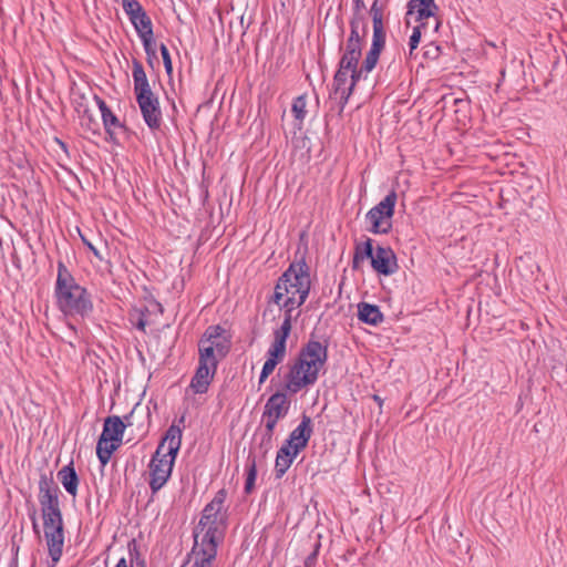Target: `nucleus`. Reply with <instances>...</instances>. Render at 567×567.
<instances>
[{
    "instance_id": "f257e3e1",
    "label": "nucleus",
    "mask_w": 567,
    "mask_h": 567,
    "mask_svg": "<svg viewBox=\"0 0 567 567\" xmlns=\"http://www.w3.org/2000/svg\"><path fill=\"white\" fill-rule=\"evenodd\" d=\"M310 288V268L305 257H301L292 261L278 278L270 301L279 306L284 310V318L289 316L292 323L299 316V312L293 316V311L306 302Z\"/></svg>"
},
{
    "instance_id": "f03ea898",
    "label": "nucleus",
    "mask_w": 567,
    "mask_h": 567,
    "mask_svg": "<svg viewBox=\"0 0 567 567\" xmlns=\"http://www.w3.org/2000/svg\"><path fill=\"white\" fill-rule=\"evenodd\" d=\"M54 296L59 310L66 317L83 319L93 310L90 293L75 281L62 261L58 262Z\"/></svg>"
},
{
    "instance_id": "7ed1b4c3",
    "label": "nucleus",
    "mask_w": 567,
    "mask_h": 567,
    "mask_svg": "<svg viewBox=\"0 0 567 567\" xmlns=\"http://www.w3.org/2000/svg\"><path fill=\"white\" fill-rule=\"evenodd\" d=\"M181 444L182 430L173 424L166 431L150 463V487L153 494L157 493L169 478Z\"/></svg>"
},
{
    "instance_id": "20e7f679",
    "label": "nucleus",
    "mask_w": 567,
    "mask_h": 567,
    "mask_svg": "<svg viewBox=\"0 0 567 567\" xmlns=\"http://www.w3.org/2000/svg\"><path fill=\"white\" fill-rule=\"evenodd\" d=\"M226 498L227 491L225 488L215 494L214 498L204 507L199 523L194 529V536L197 534L198 537L224 539L227 526Z\"/></svg>"
},
{
    "instance_id": "39448f33",
    "label": "nucleus",
    "mask_w": 567,
    "mask_h": 567,
    "mask_svg": "<svg viewBox=\"0 0 567 567\" xmlns=\"http://www.w3.org/2000/svg\"><path fill=\"white\" fill-rule=\"evenodd\" d=\"M321 370L322 368L298 355L286 375L285 389L289 393L296 394L302 389L313 385Z\"/></svg>"
},
{
    "instance_id": "423d86ee",
    "label": "nucleus",
    "mask_w": 567,
    "mask_h": 567,
    "mask_svg": "<svg viewBox=\"0 0 567 567\" xmlns=\"http://www.w3.org/2000/svg\"><path fill=\"white\" fill-rule=\"evenodd\" d=\"M370 16L373 23V38L371 48L362 63L363 70H365L367 73L371 72L377 65L380 53L384 49L386 37L383 25V8L379 7L378 0L373 2L370 9Z\"/></svg>"
},
{
    "instance_id": "0eeeda50",
    "label": "nucleus",
    "mask_w": 567,
    "mask_h": 567,
    "mask_svg": "<svg viewBox=\"0 0 567 567\" xmlns=\"http://www.w3.org/2000/svg\"><path fill=\"white\" fill-rule=\"evenodd\" d=\"M223 540L194 536V545L189 554L193 559L192 567H213L218 545Z\"/></svg>"
},
{
    "instance_id": "6e6552de",
    "label": "nucleus",
    "mask_w": 567,
    "mask_h": 567,
    "mask_svg": "<svg viewBox=\"0 0 567 567\" xmlns=\"http://www.w3.org/2000/svg\"><path fill=\"white\" fill-rule=\"evenodd\" d=\"M328 348L329 339L327 337H318L313 331L298 354L310 363H315L323 369L328 361Z\"/></svg>"
},
{
    "instance_id": "1a4fd4ad",
    "label": "nucleus",
    "mask_w": 567,
    "mask_h": 567,
    "mask_svg": "<svg viewBox=\"0 0 567 567\" xmlns=\"http://www.w3.org/2000/svg\"><path fill=\"white\" fill-rule=\"evenodd\" d=\"M122 8L140 38L154 33L152 20L137 0H123Z\"/></svg>"
},
{
    "instance_id": "9d476101",
    "label": "nucleus",
    "mask_w": 567,
    "mask_h": 567,
    "mask_svg": "<svg viewBox=\"0 0 567 567\" xmlns=\"http://www.w3.org/2000/svg\"><path fill=\"white\" fill-rule=\"evenodd\" d=\"M198 341H205L206 346H212L219 357H227L231 348L230 334L220 324L207 327Z\"/></svg>"
},
{
    "instance_id": "9b49d317",
    "label": "nucleus",
    "mask_w": 567,
    "mask_h": 567,
    "mask_svg": "<svg viewBox=\"0 0 567 567\" xmlns=\"http://www.w3.org/2000/svg\"><path fill=\"white\" fill-rule=\"evenodd\" d=\"M290 319L284 318L280 327L274 331V341L267 351V359L279 364L286 357L287 339L291 332Z\"/></svg>"
},
{
    "instance_id": "f8f14e48",
    "label": "nucleus",
    "mask_w": 567,
    "mask_h": 567,
    "mask_svg": "<svg viewBox=\"0 0 567 567\" xmlns=\"http://www.w3.org/2000/svg\"><path fill=\"white\" fill-rule=\"evenodd\" d=\"M142 116L146 125L152 130H158L162 125V111L158 97L155 94L136 99Z\"/></svg>"
},
{
    "instance_id": "ddd939ff",
    "label": "nucleus",
    "mask_w": 567,
    "mask_h": 567,
    "mask_svg": "<svg viewBox=\"0 0 567 567\" xmlns=\"http://www.w3.org/2000/svg\"><path fill=\"white\" fill-rule=\"evenodd\" d=\"M385 218H390V194L368 212L367 219L371 224L369 230L373 234H386L390 223L383 221Z\"/></svg>"
},
{
    "instance_id": "4468645a",
    "label": "nucleus",
    "mask_w": 567,
    "mask_h": 567,
    "mask_svg": "<svg viewBox=\"0 0 567 567\" xmlns=\"http://www.w3.org/2000/svg\"><path fill=\"white\" fill-rule=\"evenodd\" d=\"M439 10L435 0H410L405 14L406 24H410L411 18L413 17L415 22L424 23V20L435 18Z\"/></svg>"
},
{
    "instance_id": "2eb2a0df",
    "label": "nucleus",
    "mask_w": 567,
    "mask_h": 567,
    "mask_svg": "<svg viewBox=\"0 0 567 567\" xmlns=\"http://www.w3.org/2000/svg\"><path fill=\"white\" fill-rule=\"evenodd\" d=\"M44 536L48 545L49 555L53 561V566L60 560L63 551L64 533L63 524L44 526Z\"/></svg>"
},
{
    "instance_id": "dca6fc26",
    "label": "nucleus",
    "mask_w": 567,
    "mask_h": 567,
    "mask_svg": "<svg viewBox=\"0 0 567 567\" xmlns=\"http://www.w3.org/2000/svg\"><path fill=\"white\" fill-rule=\"evenodd\" d=\"M311 419L303 414L299 425L290 433L286 440V444L301 452L308 445V442L312 435Z\"/></svg>"
},
{
    "instance_id": "f3484780",
    "label": "nucleus",
    "mask_w": 567,
    "mask_h": 567,
    "mask_svg": "<svg viewBox=\"0 0 567 567\" xmlns=\"http://www.w3.org/2000/svg\"><path fill=\"white\" fill-rule=\"evenodd\" d=\"M217 368L212 365L199 363L196 368L195 374L192 378L189 386L197 394H204L208 391V388L214 380Z\"/></svg>"
},
{
    "instance_id": "a211bd4d",
    "label": "nucleus",
    "mask_w": 567,
    "mask_h": 567,
    "mask_svg": "<svg viewBox=\"0 0 567 567\" xmlns=\"http://www.w3.org/2000/svg\"><path fill=\"white\" fill-rule=\"evenodd\" d=\"M59 493V486L55 484L52 474H42L39 480L40 505H60Z\"/></svg>"
},
{
    "instance_id": "6ab92c4d",
    "label": "nucleus",
    "mask_w": 567,
    "mask_h": 567,
    "mask_svg": "<svg viewBox=\"0 0 567 567\" xmlns=\"http://www.w3.org/2000/svg\"><path fill=\"white\" fill-rule=\"evenodd\" d=\"M290 404L291 402L287 394L281 391H277L267 400L262 413L280 420L288 414Z\"/></svg>"
},
{
    "instance_id": "aec40b11",
    "label": "nucleus",
    "mask_w": 567,
    "mask_h": 567,
    "mask_svg": "<svg viewBox=\"0 0 567 567\" xmlns=\"http://www.w3.org/2000/svg\"><path fill=\"white\" fill-rule=\"evenodd\" d=\"M132 76L134 81V93L136 99L154 94L148 83L147 75L141 61L133 59Z\"/></svg>"
},
{
    "instance_id": "412c9836",
    "label": "nucleus",
    "mask_w": 567,
    "mask_h": 567,
    "mask_svg": "<svg viewBox=\"0 0 567 567\" xmlns=\"http://www.w3.org/2000/svg\"><path fill=\"white\" fill-rule=\"evenodd\" d=\"M300 452L290 445L284 443V445L278 450L276 462H275V475L276 478H281L289 467L291 466L293 460Z\"/></svg>"
},
{
    "instance_id": "4be33fe9",
    "label": "nucleus",
    "mask_w": 567,
    "mask_h": 567,
    "mask_svg": "<svg viewBox=\"0 0 567 567\" xmlns=\"http://www.w3.org/2000/svg\"><path fill=\"white\" fill-rule=\"evenodd\" d=\"M125 427L126 423H124V421L120 416H109L104 421L101 436H104L109 441L121 444Z\"/></svg>"
},
{
    "instance_id": "5701e85b",
    "label": "nucleus",
    "mask_w": 567,
    "mask_h": 567,
    "mask_svg": "<svg viewBox=\"0 0 567 567\" xmlns=\"http://www.w3.org/2000/svg\"><path fill=\"white\" fill-rule=\"evenodd\" d=\"M96 103L101 111L102 121L104 124L105 132L110 136V138L114 140V134L116 128H124V125L118 121L116 115L110 110L106 105L105 101L99 96H95Z\"/></svg>"
},
{
    "instance_id": "b1692460",
    "label": "nucleus",
    "mask_w": 567,
    "mask_h": 567,
    "mask_svg": "<svg viewBox=\"0 0 567 567\" xmlns=\"http://www.w3.org/2000/svg\"><path fill=\"white\" fill-rule=\"evenodd\" d=\"M348 73V71L338 68L333 78V93L340 99V111L343 110L351 95V87L347 86Z\"/></svg>"
},
{
    "instance_id": "393cba45",
    "label": "nucleus",
    "mask_w": 567,
    "mask_h": 567,
    "mask_svg": "<svg viewBox=\"0 0 567 567\" xmlns=\"http://www.w3.org/2000/svg\"><path fill=\"white\" fill-rule=\"evenodd\" d=\"M58 478L65 488V491L73 497L78 494V486H79V476L75 472V468L73 466V462L70 464L63 466L58 472Z\"/></svg>"
},
{
    "instance_id": "a878e982",
    "label": "nucleus",
    "mask_w": 567,
    "mask_h": 567,
    "mask_svg": "<svg viewBox=\"0 0 567 567\" xmlns=\"http://www.w3.org/2000/svg\"><path fill=\"white\" fill-rule=\"evenodd\" d=\"M358 318L364 323L377 326L383 321V315L379 307L368 302L358 305Z\"/></svg>"
},
{
    "instance_id": "bb28decb",
    "label": "nucleus",
    "mask_w": 567,
    "mask_h": 567,
    "mask_svg": "<svg viewBox=\"0 0 567 567\" xmlns=\"http://www.w3.org/2000/svg\"><path fill=\"white\" fill-rule=\"evenodd\" d=\"M371 266L378 274L390 275V257L385 248L377 247L371 258Z\"/></svg>"
},
{
    "instance_id": "cd10ccee",
    "label": "nucleus",
    "mask_w": 567,
    "mask_h": 567,
    "mask_svg": "<svg viewBox=\"0 0 567 567\" xmlns=\"http://www.w3.org/2000/svg\"><path fill=\"white\" fill-rule=\"evenodd\" d=\"M226 357L217 355L212 346H206L205 341H198V362L218 368V363Z\"/></svg>"
},
{
    "instance_id": "c85d7f7f",
    "label": "nucleus",
    "mask_w": 567,
    "mask_h": 567,
    "mask_svg": "<svg viewBox=\"0 0 567 567\" xmlns=\"http://www.w3.org/2000/svg\"><path fill=\"white\" fill-rule=\"evenodd\" d=\"M118 446H120L118 443L109 441L104 436H100L97 444H96V455L103 466L109 463L113 452Z\"/></svg>"
},
{
    "instance_id": "c756f323",
    "label": "nucleus",
    "mask_w": 567,
    "mask_h": 567,
    "mask_svg": "<svg viewBox=\"0 0 567 567\" xmlns=\"http://www.w3.org/2000/svg\"><path fill=\"white\" fill-rule=\"evenodd\" d=\"M291 112L295 116V126L297 130H302L303 120L307 115V95L302 94L293 100Z\"/></svg>"
},
{
    "instance_id": "7c9ffc66",
    "label": "nucleus",
    "mask_w": 567,
    "mask_h": 567,
    "mask_svg": "<svg viewBox=\"0 0 567 567\" xmlns=\"http://www.w3.org/2000/svg\"><path fill=\"white\" fill-rule=\"evenodd\" d=\"M43 526L62 525L60 505H41Z\"/></svg>"
},
{
    "instance_id": "2f4dec72",
    "label": "nucleus",
    "mask_w": 567,
    "mask_h": 567,
    "mask_svg": "<svg viewBox=\"0 0 567 567\" xmlns=\"http://www.w3.org/2000/svg\"><path fill=\"white\" fill-rule=\"evenodd\" d=\"M373 240L368 238L363 244L357 245L353 255V268H357L360 261L372 258L374 254Z\"/></svg>"
},
{
    "instance_id": "473e14b6",
    "label": "nucleus",
    "mask_w": 567,
    "mask_h": 567,
    "mask_svg": "<svg viewBox=\"0 0 567 567\" xmlns=\"http://www.w3.org/2000/svg\"><path fill=\"white\" fill-rule=\"evenodd\" d=\"M350 25L351 32L348 40H352L362 44L367 34V22L364 17L352 18Z\"/></svg>"
},
{
    "instance_id": "72a5a7b5",
    "label": "nucleus",
    "mask_w": 567,
    "mask_h": 567,
    "mask_svg": "<svg viewBox=\"0 0 567 567\" xmlns=\"http://www.w3.org/2000/svg\"><path fill=\"white\" fill-rule=\"evenodd\" d=\"M257 477V464L256 458L250 455L247 458V476L245 482V493L250 494L255 488V482Z\"/></svg>"
},
{
    "instance_id": "f704fd0d",
    "label": "nucleus",
    "mask_w": 567,
    "mask_h": 567,
    "mask_svg": "<svg viewBox=\"0 0 567 567\" xmlns=\"http://www.w3.org/2000/svg\"><path fill=\"white\" fill-rule=\"evenodd\" d=\"M140 39L143 43L147 60L152 63V59L156 58L154 33L141 37Z\"/></svg>"
},
{
    "instance_id": "c9c22d12",
    "label": "nucleus",
    "mask_w": 567,
    "mask_h": 567,
    "mask_svg": "<svg viewBox=\"0 0 567 567\" xmlns=\"http://www.w3.org/2000/svg\"><path fill=\"white\" fill-rule=\"evenodd\" d=\"M360 56L344 52L340 59L339 68L349 72V70L358 66Z\"/></svg>"
},
{
    "instance_id": "e433bc0d",
    "label": "nucleus",
    "mask_w": 567,
    "mask_h": 567,
    "mask_svg": "<svg viewBox=\"0 0 567 567\" xmlns=\"http://www.w3.org/2000/svg\"><path fill=\"white\" fill-rule=\"evenodd\" d=\"M426 28V23H419L413 28L412 34L409 39L410 53L417 48L422 37V30Z\"/></svg>"
},
{
    "instance_id": "4c0bfd02",
    "label": "nucleus",
    "mask_w": 567,
    "mask_h": 567,
    "mask_svg": "<svg viewBox=\"0 0 567 567\" xmlns=\"http://www.w3.org/2000/svg\"><path fill=\"white\" fill-rule=\"evenodd\" d=\"M272 437L274 435L271 434L261 433L258 450L262 456H266L267 453L272 449Z\"/></svg>"
},
{
    "instance_id": "58836bf2",
    "label": "nucleus",
    "mask_w": 567,
    "mask_h": 567,
    "mask_svg": "<svg viewBox=\"0 0 567 567\" xmlns=\"http://www.w3.org/2000/svg\"><path fill=\"white\" fill-rule=\"evenodd\" d=\"M423 55L425 59L436 60L441 55V47L435 44L434 42H430L426 45H424Z\"/></svg>"
},
{
    "instance_id": "ea45409f",
    "label": "nucleus",
    "mask_w": 567,
    "mask_h": 567,
    "mask_svg": "<svg viewBox=\"0 0 567 567\" xmlns=\"http://www.w3.org/2000/svg\"><path fill=\"white\" fill-rule=\"evenodd\" d=\"M276 367L277 364L274 361H270L268 359L265 361L259 375V384H262L267 380V378L274 372Z\"/></svg>"
},
{
    "instance_id": "a19ab883",
    "label": "nucleus",
    "mask_w": 567,
    "mask_h": 567,
    "mask_svg": "<svg viewBox=\"0 0 567 567\" xmlns=\"http://www.w3.org/2000/svg\"><path fill=\"white\" fill-rule=\"evenodd\" d=\"M261 419H262V422L265 423V429L261 433L274 435L275 427H276L279 419H275L274 416H270V415H265V413H262Z\"/></svg>"
},
{
    "instance_id": "79ce46f5",
    "label": "nucleus",
    "mask_w": 567,
    "mask_h": 567,
    "mask_svg": "<svg viewBox=\"0 0 567 567\" xmlns=\"http://www.w3.org/2000/svg\"><path fill=\"white\" fill-rule=\"evenodd\" d=\"M159 50H161V54L163 58L164 68L167 72V74H171L173 71V65H172V59H171L169 51L164 43L161 44Z\"/></svg>"
},
{
    "instance_id": "37998d69",
    "label": "nucleus",
    "mask_w": 567,
    "mask_h": 567,
    "mask_svg": "<svg viewBox=\"0 0 567 567\" xmlns=\"http://www.w3.org/2000/svg\"><path fill=\"white\" fill-rule=\"evenodd\" d=\"M320 546L319 542L313 545V550L305 559V567H316Z\"/></svg>"
},
{
    "instance_id": "c03bdc74",
    "label": "nucleus",
    "mask_w": 567,
    "mask_h": 567,
    "mask_svg": "<svg viewBox=\"0 0 567 567\" xmlns=\"http://www.w3.org/2000/svg\"><path fill=\"white\" fill-rule=\"evenodd\" d=\"M344 52L352 53L361 58L362 44L352 40H347Z\"/></svg>"
},
{
    "instance_id": "a18cd8bd",
    "label": "nucleus",
    "mask_w": 567,
    "mask_h": 567,
    "mask_svg": "<svg viewBox=\"0 0 567 567\" xmlns=\"http://www.w3.org/2000/svg\"><path fill=\"white\" fill-rule=\"evenodd\" d=\"M349 72H351V81H350L349 87H351V92H352L354 85L360 80V78L362 76L363 72H365V70H363V66H361L360 69H358V66H357L354 69L349 70Z\"/></svg>"
},
{
    "instance_id": "49530a36",
    "label": "nucleus",
    "mask_w": 567,
    "mask_h": 567,
    "mask_svg": "<svg viewBox=\"0 0 567 567\" xmlns=\"http://www.w3.org/2000/svg\"><path fill=\"white\" fill-rule=\"evenodd\" d=\"M353 18L363 17V10L365 9V4L363 0H353Z\"/></svg>"
},
{
    "instance_id": "de8ad7c7",
    "label": "nucleus",
    "mask_w": 567,
    "mask_h": 567,
    "mask_svg": "<svg viewBox=\"0 0 567 567\" xmlns=\"http://www.w3.org/2000/svg\"><path fill=\"white\" fill-rule=\"evenodd\" d=\"M81 238H82L83 244L93 252V255L97 259L103 260L101 252L84 236H81Z\"/></svg>"
},
{
    "instance_id": "09e8293b",
    "label": "nucleus",
    "mask_w": 567,
    "mask_h": 567,
    "mask_svg": "<svg viewBox=\"0 0 567 567\" xmlns=\"http://www.w3.org/2000/svg\"><path fill=\"white\" fill-rule=\"evenodd\" d=\"M135 327L136 329L141 330V331H145V327H146V320L144 318V315H141L138 317V320L137 322L135 323Z\"/></svg>"
},
{
    "instance_id": "8fccbe9b",
    "label": "nucleus",
    "mask_w": 567,
    "mask_h": 567,
    "mask_svg": "<svg viewBox=\"0 0 567 567\" xmlns=\"http://www.w3.org/2000/svg\"><path fill=\"white\" fill-rule=\"evenodd\" d=\"M56 143H58V144H59V146L63 150V152H64L65 154H68V145H66L63 141H61V140H59V138H56Z\"/></svg>"
},
{
    "instance_id": "3c124183",
    "label": "nucleus",
    "mask_w": 567,
    "mask_h": 567,
    "mask_svg": "<svg viewBox=\"0 0 567 567\" xmlns=\"http://www.w3.org/2000/svg\"><path fill=\"white\" fill-rule=\"evenodd\" d=\"M115 567H132V566H128V564H127V561H126V559H125V558H121V559L117 561V564H116V566H115Z\"/></svg>"
},
{
    "instance_id": "603ef678",
    "label": "nucleus",
    "mask_w": 567,
    "mask_h": 567,
    "mask_svg": "<svg viewBox=\"0 0 567 567\" xmlns=\"http://www.w3.org/2000/svg\"><path fill=\"white\" fill-rule=\"evenodd\" d=\"M398 268V264H396V256L395 254L392 251V274L395 271V269Z\"/></svg>"
},
{
    "instance_id": "864d4df0",
    "label": "nucleus",
    "mask_w": 567,
    "mask_h": 567,
    "mask_svg": "<svg viewBox=\"0 0 567 567\" xmlns=\"http://www.w3.org/2000/svg\"><path fill=\"white\" fill-rule=\"evenodd\" d=\"M395 200H396V194L392 190V202H391L392 214L394 213Z\"/></svg>"
},
{
    "instance_id": "5fc2aeb1",
    "label": "nucleus",
    "mask_w": 567,
    "mask_h": 567,
    "mask_svg": "<svg viewBox=\"0 0 567 567\" xmlns=\"http://www.w3.org/2000/svg\"><path fill=\"white\" fill-rule=\"evenodd\" d=\"M373 399H374V401H377L380 405H382L383 400L380 398V395L374 394V395H373Z\"/></svg>"
},
{
    "instance_id": "6e6d98bb",
    "label": "nucleus",
    "mask_w": 567,
    "mask_h": 567,
    "mask_svg": "<svg viewBox=\"0 0 567 567\" xmlns=\"http://www.w3.org/2000/svg\"><path fill=\"white\" fill-rule=\"evenodd\" d=\"M33 529H34L35 533L39 534V528H38V524H37L35 519H33Z\"/></svg>"
},
{
    "instance_id": "4d7b16f0",
    "label": "nucleus",
    "mask_w": 567,
    "mask_h": 567,
    "mask_svg": "<svg viewBox=\"0 0 567 567\" xmlns=\"http://www.w3.org/2000/svg\"><path fill=\"white\" fill-rule=\"evenodd\" d=\"M439 24H440V23H439V21L436 20V21H435V27H434V28H435V29H437Z\"/></svg>"
}]
</instances>
